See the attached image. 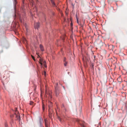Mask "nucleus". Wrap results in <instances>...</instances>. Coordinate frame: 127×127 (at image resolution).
<instances>
[{
	"mask_svg": "<svg viewBox=\"0 0 127 127\" xmlns=\"http://www.w3.org/2000/svg\"><path fill=\"white\" fill-rule=\"evenodd\" d=\"M47 120H45V126L46 127H47L48 126L47 124Z\"/></svg>",
	"mask_w": 127,
	"mask_h": 127,
	"instance_id": "9d476101",
	"label": "nucleus"
},
{
	"mask_svg": "<svg viewBox=\"0 0 127 127\" xmlns=\"http://www.w3.org/2000/svg\"><path fill=\"white\" fill-rule=\"evenodd\" d=\"M43 64H44V65H45V64L46 62L45 61H43Z\"/></svg>",
	"mask_w": 127,
	"mask_h": 127,
	"instance_id": "6ab92c4d",
	"label": "nucleus"
},
{
	"mask_svg": "<svg viewBox=\"0 0 127 127\" xmlns=\"http://www.w3.org/2000/svg\"><path fill=\"white\" fill-rule=\"evenodd\" d=\"M45 94H46L47 95H49L50 97L51 98V92H48V91L47 90V89L46 88L45 90Z\"/></svg>",
	"mask_w": 127,
	"mask_h": 127,
	"instance_id": "f257e3e1",
	"label": "nucleus"
},
{
	"mask_svg": "<svg viewBox=\"0 0 127 127\" xmlns=\"http://www.w3.org/2000/svg\"><path fill=\"white\" fill-rule=\"evenodd\" d=\"M16 0H14V1L15 2L16 1Z\"/></svg>",
	"mask_w": 127,
	"mask_h": 127,
	"instance_id": "393cba45",
	"label": "nucleus"
},
{
	"mask_svg": "<svg viewBox=\"0 0 127 127\" xmlns=\"http://www.w3.org/2000/svg\"><path fill=\"white\" fill-rule=\"evenodd\" d=\"M83 127H84V125H83Z\"/></svg>",
	"mask_w": 127,
	"mask_h": 127,
	"instance_id": "bb28decb",
	"label": "nucleus"
},
{
	"mask_svg": "<svg viewBox=\"0 0 127 127\" xmlns=\"http://www.w3.org/2000/svg\"><path fill=\"white\" fill-rule=\"evenodd\" d=\"M81 108H80V112H81Z\"/></svg>",
	"mask_w": 127,
	"mask_h": 127,
	"instance_id": "5701e85b",
	"label": "nucleus"
},
{
	"mask_svg": "<svg viewBox=\"0 0 127 127\" xmlns=\"http://www.w3.org/2000/svg\"><path fill=\"white\" fill-rule=\"evenodd\" d=\"M49 116L50 118H51L52 117V113H51V111L49 110Z\"/></svg>",
	"mask_w": 127,
	"mask_h": 127,
	"instance_id": "0eeeda50",
	"label": "nucleus"
},
{
	"mask_svg": "<svg viewBox=\"0 0 127 127\" xmlns=\"http://www.w3.org/2000/svg\"><path fill=\"white\" fill-rule=\"evenodd\" d=\"M113 48H114V46H113Z\"/></svg>",
	"mask_w": 127,
	"mask_h": 127,
	"instance_id": "c85d7f7f",
	"label": "nucleus"
},
{
	"mask_svg": "<svg viewBox=\"0 0 127 127\" xmlns=\"http://www.w3.org/2000/svg\"><path fill=\"white\" fill-rule=\"evenodd\" d=\"M15 114L16 115V117L17 118L18 120L19 121V120H20L19 114V113H15Z\"/></svg>",
	"mask_w": 127,
	"mask_h": 127,
	"instance_id": "7ed1b4c3",
	"label": "nucleus"
},
{
	"mask_svg": "<svg viewBox=\"0 0 127 127\" xmlns=\"http://www.w3.org/2000/svg\"><path fill=\"white\" fill-rule=\"evenodd\" d=\"M76 18H77V22L78 24H79L78 19L77 17Z\"/></svg>",
	"mask_w": 127,
	"mask_h": 127,
	"instance_id": "f3484780",
	"label": "nucleus"
},
{
	"mask_svg": "<svg viewBox=\"0 0 127 127\" xmlns=\"http://www.w3.org/2000/svg\"><path fill=\"white\" fill-rule=\"evenodd\" d=\"M52 106V103L51 102H50L49 103V104L48 105V107L49 108V110L51 109V108Z\"/></svg>",
	"mask_w": 127,
	"mask_h": 127,
	"instance_id": "20e7f679",
	"label": "nucleus"
},
{
	"mask_svg": "<svg viewBox=\"0 0 127 127\" xmlns=\"http://www.w3.org/2000/svg\"><path fill=\"white\" fill-rule=\"evenodd\" d=\"M44 75H45L46 73V72L45 71H44Z\"/></svg>",
	"mask_w": 127,
	"mask_h": 127,
	"instance_id": "412c9836",
	"label": "nucleus"
},
{
	"mask_svg": "<svg viewBox=\"0 0 127 127\" xmlns=\"http://www.w3.org/2000/svg\"><path fill=\"white\" fill-rule=\"evenodd\" d=\"M56 95H58V94H56Z\"/></svg>",
	"mask_w": 127,
	"mask_h": 127,
	"instance_id": "c756f323",
	"label": "nucleus"
},
{
	"mask_svg": "<svg viewBox=\"0 0 127 127\" xmlns=\"http://www.w3.org/2000/svg\"><path fill=\"white\" fill-rule=\"evenodd\" d=\"M33 103V102H32V101H30V105H32V104Z\"/></svg>",
	"mask_w": 127,
	"mask_h": 127,
	"instance_id": "2eb2a0df",
	"label": "nucleus"
},
{
	"mask_svg": "<svg viewBox=\"0 0 127 127\" xmlns=\"http://www.w3.org/2000/svg\"><path fill=\"white\" fill-rule=\"evenodd\" d=\"M54 0H50L51 2L53 4V6H55V3L53 1Z\"/></svg>",
	"mask_w": 127,
	"mask_h": 127,
	"instance_id": "1a4fd4ad",
	"label": "nucleus"
},
{
	"mask_svg": "<svg viewBox=\"0 0 127 127\" xmlns=\"http://www.w3.org/2000/svg\"><path fill=\"white\" fill-rule=\"evenodd\" d=\"M38 53H36V54H37L38 55Z\"/></svg>",
	"mask_w": 127,
	"mask_h": 127,
	"instance_id": "a878e982",
	"label": "nucleus"
},
{
	"mask_svg": "<svg viewBox=\"0 0 127 127\" xmlns=\"http://www.w3.org/2000/svg\"><path fill=\"white\" fill-rule=\"evenodd\" d=\"M5 127H8L6 123H5Z\"/></svg>",
	"mask_w": 127,
	"mask_h": 127,
	"instance_id": "dca6fc26",
	"label": "nucleus"
},
{
	"mask_svg": "<svg viewBox=\"0 0 127 127\" xmlns=\"http://www.w3.org/2000/svg\"><path fill=\"white\" fill-rule=\"evenodd\" d=\"M15 113H19V112L17 111V109L16 108H15Z\"/></svg>",
	"mask_w": 127,
	"mask_h": 127,
	"instance_id": "9b49d317",
	"label": "nucleus"
},
{
	"mask_svg": "<svg viewBox=\"0 0 127 127\" xmlns=\"http://www.w3.org/2000/svg\"><path fill=\"white\" fill-rule=\"evenodd\" d=\"M65 61H66V59L65 57H64V62H65Z\"/></svg>",
	"mask_w": 127,
	"mask_h": 127,
	"instance_id": "4468645a",
	"label": "nucleus"
},
{
	"mask_svg": "<svg viewBox=\"0 0 127 127\" xmlns=\"http://www.w3.org/2000/svg\"><path fill=\"white\" fill-rule=\"evenodd\" d=\"M40 48L41 50L42 51H44V49H43V46L42 45L40 44Z\"/></svg>",
	"mask_w": 127,
	"mask_h": 127,
	"instance_id": "423d86ee",
	"label": "nucleus"
},
{
	"mask_svg": "<svg viewBox=\"0 0 127 127\" xmlns=\"http://www.w3.org/2000/svg\"><path fill=\"white\" fill-rule=\"evenodd\" d=\"M44 65V66H45V67H47L46 65H45H45Z\"/></svg>",
	"mask_w": 127,
	"mask_h": 127,
	"instance_id": "4be33fe9",
	"label": "nucleus"
},
{
	"mask_svg": "<svg viewBox=\"0 0 127 127\" xmlns=\"http://www.w3.org/2000/svg\"><path fill=\"white\" fill-rule=\"evenodd\" d=\"M58 119L60 121H61V119L60 117H58Z\"/></svg>",
	"mask_w": 127,
	"mask_h": 127,
	"instance_id": "aec40b11",
	"label": "nucleus"
},
{
	"mask_svg": "<svg viewBox=\"0 0 127 127\" xmlns=\"http://www.w3.org/2000/svg\"><path fill=\"white\" fill-rule=\"evenodd\" d=\"M39 23H35L34 24V27L35 29H37L39 28Z\"/></svg>",
	"mask_w": 127,
	"mask_h": 127,
	"instance_id": "f03ea898",
	"label": "nucleus"
},
{
	"mask_svg": "<svg viewBox=\"0 0 127 127\" xmlns=\"http://www.w3.org/2000/svg\"><path fill=\"white\" fill-rule=\"evenodd\" d=\"M32 58L35 61V59H34V57H33V56H32Z\"/></svg>",
	"mask_w": 127,
	"mask_h": 127,
	"instance_id": "a211bd4d",
	"label": "nucleus"
},
{
	"mask_svg": "<svg viewBox=\"0 0 127 127\" xmlns=\"http://www.w3.org/2000/svg\"><path fill=\"white\" fill-rule=\"evenodd\" d=\"M81 26L82 27L83 26L82 25V26Z\"/></svg>",
	"mask_w": 127,
	"mask_h": 127,
	"instance_id": "cd10ccee",
	"label": "nucleus"
},
{
	"mask_svg": "<svg viewBox=\"0 0 127 127\" xmlns=\"http://www.w3.org/2000/svg\"><path fill=\"white\" fill-rule=\"evenodd\" d=\"M62 106L63 107H64V105L63 104V105H62Z\"/></svg>",
	"mask_w": 127,
	"mask_h": 127,
	"instance_id": "b1692460",
	"label": "nucleus"
},
{
	"mask_svg": "<svg viewBox=\"0 0 127 127\" xmlns=\"http://www.w3.org/2000/svg\"><path fill=\"white\" fill-rule=\"evenodd\" d=\"M42 109L43 111L45 109V105L44 104H43L42 105Z\"/></svg>",
	"mask_w": 127,
	"mask_h": 127,
	"instance_id": "ddd939ff",
	"label": "nucleus"
},
{
	"mask_svg": "<svg viewBox=\"0 0 127 127\" xmlns=\"http://www.w3.org/2000/svg\"><path fill=\"white\" fill-rule=\"evenodd\" d=\"M67 62L66 61H65L64 63V66H66L67 65Z\"/></svg>",
	"mask_w": 127,
	"mask_h": 127,
	"instance_id": "f8f14e48",
	"label": "nucleus"
},
{
	"mask_svg": "<svg viewBox=\"0 0 127 127\" xmlns=\"http://www.w3.org/2000/svg\"><path fill=\"white\" fill-rule=\"evenodd\" d=\"M42 119L40 118L39 119V122L40 126L41 127H42V126L41 122H42Z\"/></svg>",
	"mask_w": 127,
	"mask_h": 127,
	"instance_id": "39448f33",
	"label": "nucleus"
},
{
	"mask_svg": "<svg viewBox=\"0 0 127 127\" xmlns=\"http://www.w3.org/2000/svg\"><path fill=\"white\" fill-rule=\"evenodd\" d=\"M43 61V60L42 59L40 58L39 60V63L41 65H42V62Z\"/></svg>",
	"mask_w": 127,
	"mask_h": 127,
	"instance_id": "6e6552de",
	"label": "nucleus"
}]
</instances>
